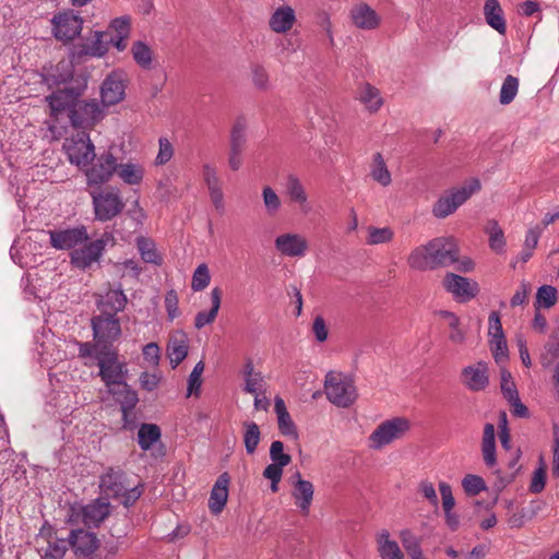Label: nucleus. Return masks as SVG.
Here are the masks:
<instances>
[{
	"mask_svg": "<svg viewBox=\"0 0 559 559\" xmlns=\"http://www.w3.org/2000/svg\"><path fill=\"white\" fill-rule=\"evenodd\" d=\"M284 466L271 463L263 471V477L271 481L272 492L278 491V484L282 480Z\"/></svg>",
	"mask_w": 559,
	"mask_h": 559,
	"instance_id": "obj_59",
	"label": "nucleus"
},
{
	"mask_svg": "<svg viewBox=\"0 0 559 559\" xmlns=\"http://www.w3.org/2000/svg\"><path fill=\"white\" fill-rule=\"evenodd\" d=\"M407 264L416 271L436 270L432 251L429 248V241L414 248L407 257Z\"/></svg>",
	"mask_w": 559,
	"mask_h": 559,
	"instance_id": "obj_30",
	"label": "nucleus"
},
{
	"mask_svg": "<svg viewBox=\"0 0 559 559\" xmlns=\"http://www.w3.org/2000/svg\"><path fill=\"white\" fill-rule=\"evenodd\" d=\"M165 309L170 321L177 319L181 314L179 309V297L176 290L170 289L166 293Z\"/></svg>",
	"mask_w": 559,
	"mask_h": 559,
	"instance_id": "obj_60",
	"label": "nucleus"
},
{
	"mask_svg": "<svg viewBox=\"0 0 559 559\" xmlns=\"http://www.w3.org/2000/svg\"><path fill=\"white\" fill-rule=\"evenodd\" d=\"M129 485L126 473L120 468L109 467L100 477V488L115 499L124 492Z\"/></svg>",
	"mask_w": 559,
	"mask_h": 559,
	"instance_id": "obj_23",
	"label": "nucleus"
},
{
	"mask_svg": "<svg viewBox=\"0 0 559 559\" xmlns=\"http://www.w3.org/2000/svg\"><path fill=\"white\" fill-rule=\"evenodd\" d=\"M203 371H204V362L199 361L194 366V368L188 379V394H187L188 396L199 394L200 388L202 384L201 376H202Z\"/></svg>",
	"mask_w": 559,
	"mask_h": 559,
	"instance_id": "obj_58",
	"label": "nucleus"
},
{
	"mask_svg": "<svg viewBox=\"0 0 559 559\" xmlns=\"http://www.w3.org/2000/svg\"><path fill=\"white\" fill-rule=\"evenodd\" d=\"M394 238V230L389 227L369 226L367 228L366 242L369 246H378L389 243Z\"/></svg>",
	"mask_w": 559,
	"mask_h": 559,
	"instance_id": "obj_45",
	"label": "nucleus"
},
{
	"mask_svg": "<svg viewBox=\"0 0 559 559\" xmlns=\"http://www.w3.org/2000/svg\"><path fill=\"white\" fill-rule=\"evenodd\" d=\"M436 269L449 266L459 261V250L451 237H438L429 241Z\"/></svg>",
	"mask_w": 559,
	"mask_h": 559,
	"instance_id": "obj_15",
	"label": "nucleus"
},
{
	"mask_svg": "<svg viewBox=\"0 0 559 559\" xmlns=\"http://www.w3.org/2000/svg\"><path fill=\"white\" fill-rule=\"evenodd\" d=\"M136 247L144 262L156 265L162 264V257L158 254L155 245L151 239L139 237L136 239Z\"/></svg>",
	"mask_w": 559,
	"mask_h": 559,
	"instance_id": "obj_48",
	"label": "nucleus"
},
{
	"mask_svg": "<svg viewBox=\"0 0 559 559\" xmlns=\"http://www.w3.org/2000/svg\"><path fill=\"white\" fill-rule=\"evenodd\" d=\"M358 98L370 112L378 111L383 104L379 90L369 83L360 86Z\"/></svg>",
	"mask_w": 559,
	"mask_h": 559,
	"instance_id": "obj_41",
	"label": "nucleus"
},
{
	"mask_svg": "<svg viewBox=\"0 0 559 559\" xmlns=\"http://www.w3.org/2000/svg\"><path fill=\"white\" fill-rule=\"evenodd\" d=\"M462 487L468 496H476L487 489L485 480L474 474H468L463 478Z\"/></svg>",
	"mask_w": 559,
	"mask_h": 559,
	"instance_id": "obj_55",
	"label": "nucleus"
},
{
	"mask_svg": "<svg viewBox=\"0 0 559 559\" xmlns=\"http://www.w3.org/2000/svg\"><path fill=\"white\" fill-rule=\"evenodd\" d=\"M270 459L272 463L282 466H287L292 462V456L284 452V443L280 440H275L270 447Z\"/></svg>",
	"mask_w": 559,
	"mask_h": 559,
	"instance_id": "obj_56",
	"label": "nucleus"
},
{
	"mask_svg": "<svg viewBox=\"0 0 559 559\" xmlns=\"http://www.w3.org/2000/svg\"><path fill=\"white\" fill-rule=\"evenodd\" d=\"M117 159L111 153L102 154L93 165L86 169L87 183L102 185L109 181L112 175L117 171Z\"/></svg>",
	"mask_w": 559,
	"mask_h": 559,
	"instance_id": "obj_16",
	"label": "nucleus"
},
{
	"mask_svg": "<svg viewBox=\"0 0 559 559\" xmlns=\"http://www.w3.org/2000/svg\"><path fill=\"white\" fill-rule=\"evenodd\" d=\"M531 292V283L527 281H522L510 300L511 307H518L527 304L528 295Z\"/></svg>",
	"mask_w": 559,
	"mask_h": 559,
	"instance_id": "obj_64",
	"label": "nucleus"
},
{
	"mask_svg": "<svg viewBox=\"0 0 559 559\" xmlns=\"http://www.w3.org/2000/svg\"><path fill=\"white\" fill-rule=\"evenodd\" d=\"M160 439V429L155 424H142L138 431V443L140 448L147 451Z\"/></svg>",
	"mask_w": 559,
	"mask_h": 559,
	"instance_id": "obj_43",
	"label": "nucleus"
},
{
	"mask_svg": "<svg viewBox=\"0 0 559 559\" xmlns=\"http://www.w3.org/2000/svg\"><path fill=\"white\" fill-rule=\"evenodd\" d=\"M211 304L212 307L209 311H200L197 313L194 318V326L198 330H201L207 324H211L215 321L222 302V289L219 287H214L211 290Z\"/></svg>",
	"mask_w": 559,
	"mask_h": 559,
	"instance_id": "obj_35",
	"label": "nucleus"
},
{
	"mask_svg": "<svg viewBox=\"0 0 559 559\" xmlns=\"http://www.w3.org/2000/svg\"><path fill=\"white\" fill-rule=\"evenodd\" d=\"M352 24L364 31L376 29L381 25L382 17L367 2L359 1L349 10Z\"/></svg>",
	"mask_w": 559,
	"mask_h": 559,
	"instance_id": "obj_17",
	"label": "nucleus"
},
{
	"mask_svg": "<svg viewBox=\"0 0 559 559\" xmlns=\"http://www.w3.org/2000/svg\"><path fill=\"white\" fill-rule=\"evenodd\" d=\"M69 546H71L70 537L60 538L50 534L47 539V546L41 547L43 556L47 559H62Z\"/></svg>",
	"mask_w": 559,
	"mask_h": 559,
	"instance_id": "obj_40",
	"label": "nucleus"
},
{
	"mask_svg": "<svg viewBox=\"0 0 559 559\" xmlns=\"http://www.w3.org/2000/svg\"><path fill=\"white\" fill-rule=\"evenodd\" d=\"M94 214L96 219L108 222L118 216L126 203L117 189L107 187L98 192H92Z\"/></svg>",
	"mask_w": 559,
	"mask_h": 559,
	"instance_id": "obj_5",
	"label": "nucleus"
},
{
	"mask_svg": "<svg viewBox=\"0 0 559 559\" xmlns=\"http://www.w3.org/2000/svg\"><path fill=\"white\" fill-rule=\"evenodd\" d=\"M189 350L188 335L181 331L176 330L169 334L167 342L166 354L170 360L171 367L175 369L180 362L185 360Z\"/></svg>",
	"mask_w": 559,
	"mask_h": 559,
	"instance_id": "obj_22",
	"label": "nucleus"
},
{
	"mask_svg": "<svg viewBox=\"0 0 559 559\" xmlns=\"http://www.w3.org/2000/svg\"><path fill=\"white\" fill-rule=\"evenodd\" d=\"M370 177L382 187H388L392 182L391 173L382 154L379 152L372 156V162L370 164Z\"/></svg>",
	"mask_w": 559,
	"mask_h": 559,
	"instance_id": "obj_38",
	"label": "nucleus"
},
{
	"mask_svg": "<svg viewBox=\"0 0 559 559\" xmlns=\"http://www.w3.org/2000/svg\"><path fill=\"white\" fill-rule=\"evenodd\" d=\"M277 252L287 258L300 259L309 251V241L299 233H283L274 239Z\"/></svg>",
	"mask_w": 559,
	"mask_h": 559,
	"instance_id": "obj_11",
	"label": "nucleus"
},
{
	"mask_svg": "<svg viewBox=\"0 0 559 559\" xmlns=\"http://www.w3.org/2000/svg\"><path fill=\"white\" fill-rule=\"evenodd\" d=\"M243 391L249 394L265 393L267 383L261 371L254 369L253 361L248 359L242 369Z\"/></svg>",
	"mask_w": 559,
	"mask_h": 559,
	"instance_id": "obj_26",
	"label": "nucleus"
},
{
	"mask_svg": "<svg viewBox=\"0 0 559 559\" xmlns=\"http://www.w3.org/2000/svg\"><path fill=\"white\" fill-rule=\"evenodd\" d=\"M108 32H95L93 36L80 46L79 56L103 57L108 51Z\"/></svg>",
	"mask_w": 559,
	"mask_h": 559,
	"instance_id": "obj_33",
	"label": "nucleus"
},
{
	"mask_svg": "<svg viewBox=\"0 0 559 559\" xmlns=\"http://www.w3.org/2000/svg\"><path fill=\"white\" fill-rule=\"evenodd\" d=\"M440 318L447 320L450 328L449 340L454 344H463L465 341V332L460 328V319L453 312L441 310Z\"/></svg>",
	"mask_w": 559,
	"mask_h": 559,
	"instance_id": "obj_46",
	"label": "nucleus"
},
{
	"mask_svg": "<svg viewBox=\"0 0 559 559\" xmlns=\"http://www.w3.org/2000/svg\"><path fill=\"white\" fill-rule=\"evenodd\" d=\"M559 357V330L554 331L548 343L545 345V352L542 355V365L549 367Z\"/></svg>",
	"mask_w": 559,
	"mask_h": 559,
	"instance_id": "obj_50",
	"label": "nucleus"
},
{
	"mask_svg": "<svg viewBox=\"0 0 559 559\" xmlns=\"http://www.w3.org/2000/svg\"><path fill=\"white\" fill-rule=\"evenodd\" d=\"M461 379L462 383L473 392L485 390L489 384L487 362L478 361L465 367L462 370Z\"/></svg>",
	"mask_w": 559,
	"mask_h": 559,
	"instance_id": "obj_19",
	"label": "nucleus"
},
{
	"mask_svg": "<svg viewBox=\"0 0 559 559\" xmlns=\"http://www.w3.org/2000/svg\"><path fill=\"white\" fill-rule=\"evenodd\" d=\"M403 548L411 559H418L423 555L421 538L411 530L404 528L399 533Z\"/></svg>",
	"mask_w": 559,
	"mask_h": 559,
	"instance_id": "obj_42",
	"label": "nucleus"
},
{
	"mask_svg": "<svg viewBox=\"0 0 559 559\" xmlns=\"http://www.w3.org/2000/svg\"><path fill=\"white\" fill-rule=\"evenodd\" d=\"M262 200L265 212L270 216L276 215L282 207V200L276 191L270 187L265 186L262 189Z\"/></svg>",
	"mask_w": 559,
	"mask_h": 559,
	"instance_id": "obj_51",
	"label": "nucleus"
},
{
	"mask_svg": "<svg viewBox=\"0 0 559 559\" xmlns=\"http://www.w3.org/2000/svg\"><path fill=\"white\" fill-rule=\"evenodd\" d=\"M50 245L57 250H74L79 245L90 239L85 226H78L66 229H53L48 231Z\"/></svg>",
	"mask_w": 559,
	"mask_h": 559,
	"instance_id": "obj_10",
	"label": "nucleus"
},
{
	"mask_svg": "<svg viewBox=\"0 0 559 559\" xmlns=\"http://www.w3.org/2000/svg\"><path fill=\"white\" fill-rule=\"evenodd\" d=\"M519 92V80L513 75H508L501 86L499 102L501 105L512 103Z\"/></svg>",
	"mask_w": 559,
	"mask_h": 559,
	"instance_id": "obj_52",
	"label": "nucleus"
},
{
	"mask_svg": "<svg viewBox=\"0 0 559 559\" xmlns=\"http://www.w3.org/2000/svg\"><path fill=\"white\" fill-rule=\"evenodd\" d=\"M203 181L207 188L210 200L219 213L225 211L223 181L218 168L212 163H204L201 168Z\"/></svg>",
	"mask_w": 559,
	"mask_h": 559,
	"instance_id": "obj_12",
	"label": "nucleus"
},
{
	"mask_svg": "<svg viewBox=\"0 0 559 559\" xmlns=\"http://www.w3.org/2000/svg\"><path fill=\"white\" fill-rule=\"evenodd\" d=\"M481 454L484 462L488 467L496 465V429L495 426L490 423H487L484 427V433L481 438Z\"/></svg>",
	"mask_w": 559,
	"mask_h": 559,
	"instance_id": "obj_36",
	"label": "nucleus"
},
{
	"mask_svg": "<svg viewBox=\"0 0 559 559\" xmlns=\"http://www.w3.org/2000/svg\"><path fill=\"white\" fill-rule=\"evenodd\" d=\"M274 411L277 416L278 429L281 433L296 439L298 437L296 426L292 420L289 413L287 412L284 400L280 396L275 397Z\"/></svg>",
	"mask_w": 559,
	"mask_h": 559,
	"instance_id": "obj_37",
	"label": "nucleus"
},
{
	"mask_svg": "<svg viewBox=\"0 0 559 559\" xmlns=\"http://www.w3.org/2000/svg\"><path fill=\"white\" fill-rule=\"evenodd\" d=\"M95 356L98 360L99 377L108 388V392L117 395L116 389L127 388L124 382L127 373L126 364L118 359V354L115 350H109L106 346L100 348Z\"/></svg>",
	"mask_w": 559,
	"mask_h": 559,
	"instance_id": "obj_1",
	"label": "nucleus"
},
{
	"mask_svg": "<svg viewBox=\"0 0 559 559\" xmlns=\"http://www.w3.org/2000/svg\"><path fill=\"white\" fill-rule=\"evenodd\" d=\"M94 340L97 345L107 347L108 343L116 341L121 334L120 322L114 313H102L92 319Z\"/></svg>",
	"mask_w": 559,
	"mask_h": 559,
	"instance_id": "obj_8",
	"label": "nucleus"
},
{
	"mask_svg": "<svg viewBox=\"0 0 559 559\" xmlns=\"http://www.w3.org/2000/svg\"><path fill=\"white\" fill-rule=\"evenodd\" d=\"M324 390L326 399L337 407L347 408L357 400L353 380L340 372L331 371L326 374Z\"/></svg>",
	"mask_w": 559,
	"mask_h": 559,
	"instance_id": "obj_4",
	"label": "nucleus"
},
{
	"mask_svg": "<svg viewBox=\"0 0 559 559\" xmlns=\"http://www.w3.org/2000/svg\"><path fill=\"white\" fill-rule=\"evenodd\" d=\"M116 174L127 185L138 186L144 177V168L139 164H118Z\"/></svg>",
	"mask_w": 559,
	"mask_h": 559,
	"instance_id": "obj_39",
	"label": "nucleus"
},
{
	"mask_svg": "<svg viewBox=\"0 0 559 559\" xmlns=\"http://www.w3.org/2000/svg\"><path fill=\"white\" fill-rule=\"evenodd\" d=\"M558 300V292L551 285H543L537 289L534 307L536 310L540 308L549 309L556 305Z\"/></svg>",
	"mask_w": 559,
	"mask_h": 559,
	"instance_id": "obj_47",
	"label": "nucleus"
},
{
	"mask_svg": "<svg viewBox=\"0 0 559 559\" xmlns=\"http://www.w3.org/2000/svg\"><path fill=\"white\" fill-rule=\"evenodd\" d=\"M211 282L209 267L205 263L198 265L194 270L191 281V288L193 292H201L205 289Z\"/></svg>",
	"mask_w": 559,
	"mask_h": 559,
	"instance_id": "obj_54",
	"label": "nucleus"
},
{
	"mask_svg": "<svg viewBox=\"0 0 559 559\" xmlns=\"http://www.w3.org/2000/svg\"><path fill=\"white\" fill-rule=\"evenodd\" d=\"M243 427V444L248 454H253L261 440L260 427L254 421H245Z\"/></svg>",
	"mask_w": 559,
	"mask_h": 559,
	"instance_id": "obj_44",
	"label": "nucleus"
},
{
	"mask_svg": "<svg viewBox=\"0 0 559 559\" xmlns=\"http://www.w3.org/2000/svg\"><path fill=\"white\" fill-rule=\"evenodd\" d=\"M377 550L381 559H404V554L399 544L391 538L390 532L380 530L376 536Z\"/></svg>",
	"mask_w": 559,
	"mask_h": 559,
	"instance_id": "obj_29",
	"label": "nucleus"
},
{
	"mask_svg": "<svg viewBox=\"0 0 559 559\" xmlns=\"http://www.w3.org/2000/svg\"><path fill=\"white\" fill-rule=\"evenodd\" d=\"M128 74L123 70H114L106 75L100 85V98L104 106H114L126 97Z\"/></svg>",
	"mask_w": 559,
	"mask_h": 559,
	"instance_id": "obj_7",
	"label": "nucleus"
},
{
	"mask_svg": "<svg viewBox=\"0 0 559 559\" xmlns=\"http://www.w3.org/2000/svg\"><path fill=\"white\" fill-rule=\"evenodd\" d=\"M69 118L74 128L85 131L103 118V111L96 100H78L70 110Z\"/></svg>",
	"mask_w": 559,
	"mask_h": 559,
	"instance_id": "obj_9",
	"label": "nucleus"
},
{
	"mask_svg": "<svg viewBox=\"0 0 559 559\" xmlns=\"http://www.w3.org/2000/svg\"><path fill=\"white\" fill-rule=\"evenodd\" d=\"M411 421L406 417L396 416L381 421L368 437L371 450H382L386 445L403 439L411 430Z\"/></svg>",
	"mask_w": 559,
	"mask_h": 559,
	"instance_id": "obj_3",
	"label": "nucleus"
},
{
	"mask_svg": "<svg viewBox=\"0 0 559 559\" xmlns=\"http://www.w3.org/2000/svg\"><path fill=\"white\" fill-rule=\"evenodd\" d=\"M143 488L140 485H134L130 487V485L126 488L124 492H121L117 500L123 504L126 508L133 506L142 496Z\"/></svg>",
	"mask_w": 559,
	"mask_h": 559,
	"instance_id": "obj_61",
	"label": "nucleus"
},
{
	"mask_svg": "<svg viewBox=\"0 0 559 559\" xmlns=\"http://www.w3.org/2000/svg\"><path fill=\"white\" fill-rule=\"evenodd\" d=\"M251 75L252 82L254 86L259 90H267L270 86V79L267 71L264 67L260 64H254L251 67Z\"/></svg>",
	"mask_w": 559,
	"mask_h": 559,
	"instance_id": "obj_63",
	"label": "nucleus"
},
{
	"mask_svg": "<svg viewBox=\"0 0 559 559\" xmlns=\"http://www.w3.org/2000/svg\"><path fill=\"white\" fill-rule=\"evenodd\" d=\"M490 350L492 353L493 359L498 365H501L508 359V346L506 337H497L490 338Z\"/></svg>",
	"mask_w": 559,
	"mask_h": 559,
	"instance_id": "obj_57",
	"label": "nucleus"
},
{
	"mask_svg": "<svg viewBox=\"0 0 559 559\" xmlns=\"http://www.w3.org/2000/svg\"><path fill=\"white\" fill-rule=\"evenodd\" d=\"M162 379V372L144 371L140 374L139 382L143 390L152 392L158 388Z\"/></svg>",
	"mask_w": 559,
	"mask_h": 559,
	"instance_id": "obj_62",
	"label": "nucleus"
},
{
	"mask_svg": "<svg viewBox=\"0 0 559 559\" xmlns=\"http://www.w3.org/2000/svg\"><path fill=\"white\" fill-rule=\"evenodd\" d=\"M131 53L138 66L143 69L151 68L153 52L145 43L141 40L133 43L131 47Z\"/></svg>",
	"mask_w": 559,
	"mask_h": 559,
	"instance_id": "obj_49",
	"label": "nucleus"
},
{
	"mask_svg": "<svg viewBox=\"0 0 559 559\" xmlns=\"http://www.w3.org/2000/svg\"><path fill=\"white\" fill-rule=\"evenodd\" d=\"M314 487L309 480H293L292 497L304 515H308L313 501Z\"/></svg>",
	"mask_w": 559,
	"mask_h": 559,
	"instance_id": "obj_27",
	"label": "nucleus"
},
{
	"mask_svg": "<svg viewBox=\"0 0 559 559\" xmlns=\"http://www.w3.org/2000/svg\"><path fill=\"white\" fill-rule=\"evenodd\" d=\"M484 15L486 23L497 31L499 34L504 35L507 32V24L503 16V10L498 0H486L484 4Z\"/></svg>",
	"mask_w": 559,
	"mask_h": 559,
	"instance_id": "obj_34",
	"label": "nucleus"
},
{
	"mask_svg": "<svg viewBox=\"0 0 559 559\" xmlns=\"http://www.w3.org/2000/svg\"><path fill=\"white\" fill-rule=\"evenodd\" d=\"M296 23L295 10L290 5L278 7L269 20L270 28L277 34L289 32Z\"/></svg>",
	"mask_w": 559,
	"mask_h": 559,
	"instance_id": "obj_28",
	"label": "nucleus"
},
{
	"mask_svg": "<svg viewBox=\"0 0 559 559\" xmlns=\"http://www.w3.org/2000/svg\"><path fill=\"white\" fill-rule=\"evenodd\" d=\"M79 93L74 88H59L46 97L52 116L71 110L78 102Z\"/></svg>",
	"mask_w": 559,
	"mask_h": 559,
	"instance_id": "obj_25",
	"label": "nucleus"
},
{
	"mask_svg": "<svg viewBox=\"0 0 559 559\" xmlns=\"http://www.w3.org/2000/svg\"><path fill=\"white\" fill-rule=\"evenodd\" d=\"M127 301V296L122 289H109L104 296L99 297L97 306L102 313L117 314L124 309Z\"/></svg>",
	"mask_w": 559,
	"mask_h": 559,
	"instance_id": "obj_31",
	"label": "nucleus"
},
{
	"mask_svg": "<svg viewBox=\"0 0 559 559\" xmlns=\"http://www.w3.org/2000/svg\"><path fill=\"white\" fill-rule=\"evenodd\" d=\"M83 19L72 11L59 13L53 16V34L58 40L71 41L82 31Z\"/></svg>",
	"mask_w": 559,
	"mask_h": 559,
	"instance_id": "obj_13",
	"label": "nucleus"
},
{
	"mask_svg": "<svg viewBox=\"0 0 559 559\" xmlns=\"http://www.w3.org/2000/svg\"><path fill=\"white\" fill-rule=\"evenodd\" d=\"M285 192L293 204H297L300 213L307 215L311 212L309 195L302 181L294 174L286 177Z\"/></svg>",
	"mask_w": 559,
	"mask_h": 559,
	"instance_id": "obj_20",
	"label": "nucleus"
},
{
	"mask_svg": "<svg viewBox=\"0 0 559 559\" xmlns=\"http://www.w3.org/2000/svg\"><path fill=\"white\" fill-rule=\"evenodd\" d=\"M81 248L71 251V263L81 270L90 267L93 263L98 262L106 248L104 239H96L90 242L82 243Z\"/></svg>",
	"mask_w": 559,
	"mask_h": 559,
	"instance_id": "obj_14",
	"label": "nucleus"
},
{
	"mask_svg": "<svg viewBox=\"0 0 559 559\" xmlns=\"http://www.w3.org/2000/svg\"><path fill=\"white\" fill-rule=\"evenodd\" d=\"M481 189V183L477 178L466 180L462 186L447 191L432 207V213L438 218H445L453 214L462 204H464L473 194Z\"/></svg>",
	"mask_w": 559,
	"mask_h": 559,
	"instance_id": "obj_2",
	"label": "nucleus"
},
{
	"mask_svg": "<svg viewBox=\"0 0 559 559\" xmlns=\"http://www.w3.org/2000/svg\"><path fill=\"white\" fill-rule=\"evenodd\" d=\"M110 513V504L105 500H95L82 508L83 522L87 526H97Z\"/></svg>",
	"mask_w": 559,
	"mask_h": 559,
	"instance_id": "obj_32",
	"label": "nucleus"
},
{
	"mask_svg": "<svg viewBox=\"0 0 559 559\" xmlns=\"http://www.w3.org/2000/svg\"><path fill=\"white\" fill-rule=\"evenodd\" d=\"M230 476L228 473H223L216 479L209 498V509L212 514L218 515L225 508L228 500V486Z\"/></svg>",
	"mask_w": 559,
	"mask_h": 559,
	"instance_id": "obj_24",
	"label": "nucleus"
},
{
	"mask_svg": "<svg viewBox=\"0 0 559 559\" xmlns=\"http://www.w3.org/2000/svg\"><path fill=\"white\" fill-rule=\"evenodd\" d=\"M71 547L78 557H91L99 547L95 533L84 530H74L70 534Z\"/></svg>",
	"mask_w": 559,
	"mask_h": 559,
	"instance_id": "obj_21",
	"label": "nucleus"
},
{
	"mask_svg": "<svg viewBox=\"0 0 559 559\" xmlns=\"http://www.w3.org/2000/svg\"><path fill=\"white\" fill-rule=\"evenodd\" d=\"M246 144V123L242 119H238L230 133V151L242 152Z\"/></svg>",
	"mask_w": 559,
	"mask_h": 559,
	"instance_id": "obj_53",
	"label": "nucleus"
},
{
	"mask_svg": "<svg viewBox=\"0 0 559 559\" xmlns=\"http://www.w3.org/2000/svg\"><path fill=\"white\" fill-rule=\"evenodd\" d=\"M443 286L453 297L460 301L473 299L477 292L478 285L466 277L454 273H447L443 278Z\"/></svg>",
	"mask_w": 559,
	"mask_h": 559,
	"instance_id": "obj_18",
	"label": "nucleus"
},
{
	"mask_svg": "<svg viewBox=\"0 0 559 559\" xmlns=\"http://www.w3.org/2000/svg\"><path fill=\"white\" fill-rule=\"evenodd\" d=\"M64 150L72 164L86 167L94 158V145L85 131H78L64 143Z\"/></svg>",
	"mask_w": 559,
	"mask_h": 559,
	"instance_id": "obj_6",
	"label": "nucleus"
}]
</instances>
